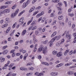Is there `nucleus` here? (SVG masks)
Returning <instances> with one entry per match:
<instances>
[{"mask_svg": "<svg viewBox=\"0 0 76 76\" xmlns=\"http://www.w3.org/2000/svg\"><path fill=\"white\" fill-rule=\"evenodd\" d=\"M56 23V20H55L54 21L53 23H52V25H55Z\"/></svg>", "mask_w": 76, "mask_h": 76, "instance_id": "nucleus-55", "label": "nucleus"}, {"mask_svg": "<svg viewBox=\"0 0 76 76\" xmlns=\"http://www.w3.org/2000/svg\"><path fill=\"white\" fill-rule=\"evenodd\" d=\"M64 4H65V7H67V2H66V1H64Z\"/></svg>", "mask_w": 76, "mask_h": 76, "instance_id": "nucleus-49", "label": "nucleus"}, {"mask_svg": "<svg viewBox=\"0 0 76 76\" xmlns=\"http://www.w3.org/2000/svg\"><path fill=\"white\" fill-rule=\"evenodd\" d=\"M44 14V12L42 11L41 12V13H39L38 14H37L36 15V18H39L40 16H42Z\"/></svg>", "mask_w": 76, "mask_h": 76, "instance_id": "nucleus-5", "label": "nucleus"}, {"mask_svg": "<svg viewBox=\"0 0 76 76\" xmlns=\"http://www.w3.org/2000/svg\"><path fill=\"white\" fill-rule=\"evenodd\" d=\"M37 27L36 26H35L34 27H33V28H32V30H34V29H37Z\"/></svg>", "mask_w": 76, "mask_h": 76, "instance_id": "nucleus-44", "label": "nucleus"}, {"mask_svg": "<svg viewBox=\"0 0 76 76\" xmlns=\"http://www.w3.org/2000/svg\"><path fill=\"white\" fill-rule=\"evenodd\" d=\"M56 34H57V32H54L51 35V37L52 38L53 37H54V36L56 35Z\"/></svg>", "mask_w": 76, "mask_h": 76, "instance_id": "nucleus-25", "label": "nucleus"}, {"mask_svg": "<svg viewBox=\"0 0 76 76\" xmlns=\"http://www.w3.org/2000/svg\"><path fill=\"white\" fill-rule=\"evenodd\" d=\"M16 7H17V5L16 4L15 5L12 7V9L14 10L16 8Z\"/></svg>", "mask_w": 76, "mask_h": 76, "instance_id": "nucleus-34", "label": "nucleus"}, {"mask_svg": "<svg viewBox=\"0 0 76 76\" xmlns=\"http://www.w3.org/2000/svg\"><path fill=\"white\" fill-rule=\"evenodd\" d=\"M73 73V72L69 71L68 72V74L69 75H72V74Z\"/></svg>", "mask_w": 76, "mask_h": 76, "instance_id": "nucleus-26", "label": "nucleus"}, {"mask_svg": "<svg viewBox=\"0 0 76 76\" xmlns=\"http://www.w3.org/2000/svg\"><path fill=\"white\" fill-rule=\"evenodd\" d=\"M38 45L37 44H36L35 45V48H34V52H35L37 50V46Z\"/></svg>", "mask_w": 76, "mask_h": 76, "instance_id": "nucleus-35", "label": "nucleus"}, {"mask_svg": "<svg viewBox=\"0 0 76 76\" xmlns=\"http://www.w3.org/2000/svg\"><path fill=\"white\" fill-rule=\"evenodd\" d=\"M27 3L24 2L23 4L22 7H23V8H25V7H26V6H27Z\"/></svg>", "mask_w": 76, "mask_h": 76, "instance_id": "nucleus-13", "label": "nucleus"}, {"mask_svg": "<svg viewBox=\"0 0 76 76\" xmlns=\"http://www.w3.org/2000/svg\"><path fill=\"white\" fill-rule=\"evenodd\" d=\"M8 53V50H6L4 51L3 53L4 54H6Z\"/></svg>", "mask_w": 76, "mask_h": 76, "instance_id": "nucleus-24", "label": "nucleus"}, {"mask_svg": "<svg viewBox=\"0 0 76 76\" xmlns=\"http://www.w3.org/2000/svg\"><path fill=\"white\" fill-rule=\"evenodd\" d=\"M26 32V30H24L22 32V35H24Z\"/></svg>", "mask_w": 76, "mask_h": 76, "instance_id": "nucleus-27", "label": "nucleus"}, {"mask_svg": "<svg viewBox=\"0 0 76 76\" xmlns=\"http://www.w3.org/2000/svg\"><path fill=\"white\" fill-rule=\"evenodd\" d=\"M7 64H6L5 65V66L2 67V69H7Z\"/></svg>", "mask_w": 76, "mask_h": 76, "instance_id": "nucleus-23", "label": "nucleus"}, {"mask_svg": "<svg viewBox=\"0 0 76 76\" xmlns=\"http://www.w3.org/2000/svg\"><path fill=\"white\" fill-rule=\"evenodd\" d=\"M31 73H28L26 75L28 76H31Z\"/></svg>", "mask_w": 76, "mask_h": 76, "instance_id": "nucleus-59", "label": "nucleus"}, {"mask_svg": "<svg viewBox=\"0 0 76 76\" xmlns=\"http://www.w3.org/2000/svg\"><path fill=\"white\" fill-rule=\"evenodd\" d=\"M75 25L74 24H73L72 25V28L73 29V28H75Z\"/></svg>", "mask_w": 76, "mask_h": 76, "instance_id": "nucleus-60", "label": "nucleus"}, {"mask_svg": "<svg viewBox=\"0 0 76 76\" xmlns=\"http://www.w3.org/2000/svg\"><path fill=\"white\" fill-rule=\"evenodd\" d=\"M60 56H61V52L58 53L57 54V57H60Z\"/></svg>", "mask_w": 76, "mask_h": 76, "instance_id": "nucleus-20", "label": "nucleus"}, {"mask_svg": "<svg viewBox=\"0 0 76 76\" xmlns=\"http://www.w3.org/2000/svg\"><path fill=\"white\" fill-rule=\"evenodd\" d=\"M5 8H6L5 6H2L1 7L0 9H4Z\"/></svg>", "mask_w": 76, "mask_h": 76, "instance_id": "nucleus-28", "label": "nucleus"}, {"mask_svg": "<svg viewBox=\"0 0 76 76\" xmlns=\"http://www.w3.org/2000/svg\"><path fill=\"white\" fill-rule=\"evenodd\" d=\"M35 23V22L34 21H33V22L31 23V25H34Z\"/></svg>", "mask_w": 76, "mask_h": 76, "instance_id": "nucleus-61", "label": "nucleus"}, {"mask_svg": "<svg viewBox=\"0 0 76 76\" xmlns=\"http://www.w3.org/2000/svg\"><path fill=\"white\" fill-rule=\"evenodd\" d=\"M33 39L34 41V44H35L36 43V42H38V40L35 39V36L34 35L33 36Z\"/></svg>", "mask_w": 76, "mask_h": 76, "instance_id": "nucleus-8", "label": "nucleus"}, {"mask_svg": "<svg viewBox=\"0 0 76 76\" xmlns=\"http://www.w3.org/2000/svg\"><path fill=\"white\" fill-rule=\"evenodd\" d=\"M24 20V17H23L21 18L19 20V23H21L22 22L23 20Z\"/></svg>", "mask_w": 76, "mask_h": 76, "instance_id": "nucleus-18", "label": "nucleus"}, {"mask_svg": "<svg viewBox=\"0 0 76 76\" xmlns=\"http://www.w3.org/2000/svg\"><path fill=\"white\" fill-rule=\"evenodd\" d=\"M68 25L69 26H72V23H71V21H69L68 22Z\"/></svg>", "mask_w": 76, "mask_h": 76, "instance_id": "nucleus-47", "label": "nucleus"}, {"mask_svg": "<svg viewBox=\"0 0 76 76\" xmlns=\"http://www.w3.org/2000/svg\"><path fill=\"white\" fill-rule=\"evenodd\" d=\"M41 9L40 6L36 8V9H37V10H39V9Z\"/></svg>", "mask_w": 76, "mask_h": 76, "instance_id": "nucleus-63", "label": "nucleus"}, {"mask_svg": "<svg viewBox=\"0 0 76 76\" xmlns=\"http://www.w3.org/2000/svg\"><path fill=\"white\" fill-rule=\"evenodd\" d=\"M69 50H66V51L65 52H64V56H66L67 54V53H69Z\"/></svg>", "mask_w": 76, "mask_h": 76, "instance_id": "nucleus-19", "label": "nucleus"}, {"mask_svg": "<svg viewBox=\"0 0 76 76\" xmlns=\"http://www.w3.org/2000/svg\"><path fill=\"white\" fill-rule=\"evenodd\" d=\"M20 70H24V71H27L28 69L21 67L20 68Z\"/></svg>", "mask_w": 76, "mask_h": 76, "instance_id": "nucleus-17", "label": "nucleus"}, {"mask_svg": "<svg viewBox=\"0 0 76 76\" xmlns=\"http://www.w3.org/2000/svg\"><path fill=\"white\" fill-rule=\"evenodd\" d=\"M14 66V65L13 64H11L9 66L10 67H12L13 66Z\"/></svg>", "mask_w": 76, "mask_h": 76, "instance_id": "nucleus-50", "label": "nucleus"}, {"mask_svg": "<svg viewBox=\"0 0 76 76\" xmlns=\"http://www.w3.org/2000/svg\"><path fill=\"white\" fill-rule=\"evenodd\" d=\"M4 12H3V11H0V16L1 15H2V14H3Z\"/></svg>", "mask_w": 76, "mask_h": 76, "instance_id": "nucleus-52", "label": "nucleus"}, {"mask_svg": "<svg viewBox=\"0 0 76 76\" xmlns=\"http://www.w3.org/2000/svg\"><path fill=\"white\" fill-rule=\"evenodd\" d=\"M76 66H73L70 67V69H72V68H75L76 67Z\"/></svg>", "mask_w": 76, "mask_h": 76, "instance_id": "nucleus-56", "label": "nucleus"}, {"mask_svg": "<svg viewBox=\"0 0 76 76\" xmlns=\"http://www.w3.org/2000/svg\"><path fill=\"white\" fill-rule=\"evenodd\" d=\"M64 42V39H62L61 42V44H62V43Z\"/></svg>", "mask_w": 76, "mask_h": 76, "instance_id": "nucleus-58", "label": "nucleus"}, {"mask_svg": "<svg viewBox=\"0 0 76 76\" xmlns=\"http://www.w3.org/2000/svg\"><path fill=\"white\" fill-rule=\"evenodd\" d=\"M58 5L59 6H62V4H61V2H59L58 3Z\"/></svg>", "mask_w": 76, "mask_h": 76, "instance_id": "nucleus-62", "label": "nucleus"}, {"mask_svg": "<svg viewBox=\"0 0 76 76\" xmlns=\"http://www.w3.org/2000/svg\"><path fill=\"white\" fill-rule=\"evenodd\" d=\"M11 76H15L16 75V74L15 73L12 74L11 75Z\"/></svg>", "mask_w": 76, "mask_h": 76, "instance_id": "nucleus-64", "label": "nucleus"}, {"mask_svg": "<svg viewBox=\"0 0 76 76\" xmlns=\"http://www.w3.org/2000/svg\"><path fill=\"white\" fill-rule=\"evenodd\" d=\"M15 30H13L12 32L10 34V36H12V35H13V34H14V33H15Z\"/></svg>", "mask_w": 76, "mask_h": 76, "instance_id": "nucleus-39", "label": "nucleus"}, {"mask_svg": "<svg viewBox=\"0 0 76 76\" xmlns=\"http://www.w3.org/2000/svg\"><path fill=\"white\" fill-rule=\"evenodd\" d=\"M6 21H7V22H9V18H7L6 19Z\"/></svg>", "mask_w": 76, "mask_h": 76, "instance_id": "nucleus-57", "label": "nucleus"}, {"mask_svg": "<svg viewBox=\"0 0 76 76\" xmlns=\"http://www.w3.org/2000/svg\"><path fill=\"white\" fill-rule=\"evenodd\" d=\"M71 11H72V9L71 8H69L68 11V13H70V12H71Z\"/></svg>", "mask_w": 76, "mask_h": 76, "instance_id": "nucleus-54", "label": "nucleus"}, {"mask_svg": "<svg viewBox=\"0 0 76 76\" xmlns=\"http://www.w3.org/2000/svg\"><path fill=\"white\" fill-rule=\"evenodd\" d=\"M43 73H39V74H38L37 76H43Z\"/></svg>", "mask_w": 76, "mask_h": 76, "instance_id": "nucleus-46", "label": "nucleus"}, {"mask_svg": "<svg viewBox=\"0 0 76 76\" xmlns=\"http://www.w3.org/2000/svg\"><path fill=\"white\" fill-rule=\"evenodd\" d=\"M63 19V16H60L58 17V19L59 20H62Z\"/></svg>", "mask_w": 76, "mask_h": 76, "instance_id": "nucleus-40", "label": "nucleus"}, {"mask_svg": "<svg viewBox=\"0 0 76 76\" xmlns=\"http://www.w3.org/2000/svg\"><path fill=\"white\" fill-rule=\"evenodd\" d=\"M11 74H12V72H10L7 75H6V76H9Z\"/></svg>", "mask_w": 76, "mask_h": 76, "instance_id": "nucleus-53", "label": "nucleus"}, {"mask_svg": "<svg viewBox=\"0 0 76 76\" xmlns=\"http://www.w3.org/2000/svg\"><path fill=\"white\" fill-rule=\"evenodd\" d=\"M57 8H58V11H59L58 13V14L61 15V13H62V12L61 11V10H62V8H60L59 7H57Z\"/></svg>", "mask_w": 76, "mask_h": 76, "instance_id": "nucleus-6", "label": "nucleus"}, {"mask_svg": "<svg viewBox=\"0 0 76 76\" xmlns=\"http://www.w3.org/2000/svg\"><path fill=\"white\" fill-rule=\"evenodd\" d=\"M58 75V73L57 72H53L50 73V75L53 76H57Z\"/></svg>", "mask_w": 76, "mask_h": 76, "instance_id": "nucleus-9", "label": "nucleus"}, {"mask_svg": "<svg viewBox=\"0 0 76 76\" xmlns=\"http://www.w3.org/2000/svg\"><path fill=\"white\" fill-rule=\"evenodd\" d=\"M19 11V9H17L15 11L14 13H12L11 15V18H14V17H15V16H16V15H17Z\"/></svg>", "mask_w": 76, "mask_h": 76, "instance_id": "nucleus-3", "label": "nucleus"}, {"mask_svg": "<svg viewBox=\"0 0 76 76\" xmlns=\"http://www.w3.org/2000/svg\"><path fill=\"white\" fill-rule=\"evenodd\" d=\"M7 25H8L7 24H5L2 26V28H5V27L7 26Z\"/></svg>", "mask_w": 76, "mask_h": 76, "instance_id": "nucleus-33", "label": "nucleus"}, {"mask_svg": "<svg viewBox=\"0 0 76 76\" xmlns=\"http://www.w3.org/2000/svg\"><path fill=\"white\" fill-rule=\"evenodd\" d=\"M11 3L12 2L11 1H8L5 2V4H11Z\"/></svg>", "mask_w": 76, "mask_h": 76, "instance_id": "nucleus-31", "label": "nucleus"}, {"mask_svg": "<svg viewBox=\"0 0 76 76\" xmlns=\"http://www.w3.org/2000/svg\"><path fill=\"white\" fill-rule=\"evenodd\" d=\"M17 25V23L15 22L12 26V28H15V27L16 25Z\"/></svg>", "mask_w": 76, "mask_h": 76, "instance_id": "nucleus-41", "label": "nucleus"}, {"mask_svg": "<svg viewBox=\"0 0 76 76\" xmlns=\"http://www.w3.org/2000/svg\"><path fill=\"white\" fill-rule=\"evenodd\" d=\"M61 38V35H59V36H56L55 37H54L49 42V43L50 44V47H52V45H53V42H54V41H55V40H56H56H58L60 38Z\"/></svg>", "mask_w": 76, "mask_h": 76, "instance_id": "nucleus-2", "label": "nucleus"}, {"mask_svg": "<svg viewBox=\"0 0 76 76\" xmlns=\"http://www.w3.org/2000/svg\"><path fill=\"white\" fill-rule=\"evenodd\" d=\"M28 69L30 70H34V68L32 67H29L28 68Z\"/></svg>", "mask_w": 76, "mask_h": 76, "instance_id": "nucleus-37", "label": "nucleus"}, {"mask_svg": "<svg viewBox=\"0 0 76 76\" xmlns=\"http://www.w3.org/2000/svg\"><path fill=\"white\" fill-rule=\"evenodd\" d=\"M35 9V7H32L29 11V12H32V11H34Z\"/></svg>", "mask_w": 76, "mask_h": 76, "instance_id": "nucleus-15", "label": "nucleus"}, {"mask_svg": "<svg viewBox=\"0 0 76 76\" xmlns=\"http://www.w3.org/2000/svg\"><path fill=\"white\" fill-rule=\"evenodd\" d=\"M33 19H34V17H32V18H31V20H30V21H28V22L27 25H29V24L31 23V22H32Z\"/></svg>", "mask_w": 76, "mask_h": 76, "instance_id": "nucleus-11", "label": "nucleus"}, {"mask_svg": "<svg viewBox=\"0 0 76 76\" xmlns=\"http://www.w3.org/2000/svg\"><path fill=\"white\" fill-rule=\"evenodd\" d=\"M74 37H75L74 39H75L74 41L73 42V43H76V33H74L73 34Z\"/></svg>", "mask_w": 76, "mask_h": 76, "instance_id": "nucleus-10", "label": "nucleus"}, {"mask_svg": "<svg viewBox=\"0 0 76 76\" xmlns=\"http://www.w3.org/2000/svg\"><path fill=\"white\" fill-rule=\"evenodd\" d=\"M52 2L54 3H58V2H60V0H52Z\"/></svg>", "mask_w": 76, "mask_h": 76, "instance_id": "nucleus-14", "label": "nucleus"}, {"mask_svg": "<svg viewBox=\"0 0 76 76\" xmlns=\"http://www.w3.org/2000/svg\"><path fill=\"white\" fill-rule=\"evenodd\" d=\"M2 58L1 57H0V59L1 61V62H3V61L5 60V58Z\"/></svg>", "mask_w": 76, "mask_h": 76, "instance_id": "nucleus-30", "label": "nucleus"}, {"mask_svg": "<svg viewBox=\"0 0 76 76\" xmlns=\"http://www.w3.org/2000/svg\"><path fill=\"white\" fill-rule=\"evenodd\" d=\"M61 44V43H60L59 42H58L56 44L57 46H60V45Z\"/></svg>", "mask_w": 76, "mask_h": 76, "instance_id": "nucleus-45", "label": "nucleus"}, {"mask_svg": "<svg viewBox=\"0 0 76 76\" xmlns=\"http://www.w3.org/2000/svg\"><path fill=\"white\" fill-rule=\"evenodd\" d=\"M37 31L39 32H41V31H42V28H41V27H39V28H37Z\"/></svg>", "mask_w": 76, "mask_h": 76, "instance_id": "nucleus-43", "label": "nucleus"}, {"mask_svg": "<svg viewBox=\"0 0 76 76\" xmlns=\"http://www.w3.org/2000/svg\"><path fill=\"white\" fill-rule=\"evenodd\" d=\"M69 31H68L67 32L66 35V38H68L69 37V38H68V40H70V39H71V37H72V36L71 35L69 34Z\"/></svg>", "mask_w": 76, "mask_h": 76, "instance_id": "nucleus-4", "label": "nucleus"}, {"mask_svg": "<svg viewBox=\"0 0 76 76\" xmlns=\"http://www.w3.org/2000/svg\"><path fill=\"white\" fill-rule=\"evenodd\" d=\"M39 12V11H37L36 12H35L33 14V16H35V15H36Z\"/></svg>", "mask_w": 76, "mask_h": 76, "instance_id": "nucleus-36", "label": "nucleus"}, {"mask_svg": "<svg viewBox=\"0 0 76 76\" xmlns=\"http://www.w3.org/2000/svg\"><path fill=\"white\" fill-rule=\"evenodd\" d=\"M42 64L45 65V66H49L50 65L49 64L46 62H42Z\"/></svg>", "mask_w": 76, "mask_h": 76, "instance_id": "nucleus-16", "label": "nucleus"}, {"mask_svg": "<svg viewBox=\"0 0 76 76\" xmlns=\"http://www.w3.org/2000/svg\"><path fill=\"white\" fill-rule=\"evenodd\" d=\"M42 51H43V53L44 54H47V47H44V46H42L41 47L39 48L38 49L39 52H41Z\"/></svg>", "mask_w": 76, "mask_h": 76, "instance_id": "nucleus-1", "label": "nucleus"}, {"mask_svg": "<svg viewBox=\"0 0 76 76\" xmlns=\"http://www.w3.org/2000/svg\"><path fill=\"white\" fill-rule=\"evenodd\" d=\"M10 12V10L8 9H5L3 11L4 13H9Z\"/></svg>", "mask_w": 76, "mask_h": 76, "instance_id": "nucleus-7", "label": "nucleus"}, {"mask_svg": "<svg viewBox=\"0 0 76 76\" xmlns=\"http://www.w3.org/2000/svg\"><path fill=\"white\" fill-rule=\"evenodd\" d=\"M57 54V51H53L52 52V54L53 55H56Z\"/></svg>", "mask_w": 76, "mask_h": 76, "instance_id": "nucleus-29", "label": "nucleus"}, {"mask_svg": "<svg viewBox=\"0 0 76 76\" xmlns=\"http://www.w3.org/2000/svg\"><path fill=\"white\" fill-rule=\"evenodd\" d=\"M32 64H33V63H29L26 64V66H31Z\"/></svg>", "mask_w": 76, "mask_h": 76, "instance_id": "nucleus-38", "label": "nucleus"}, {"mask_svg": "<svg viewBox=\"0 0 76 76\" xmlns=\"http://www.w3.org/2000/svg\"><path fill=\"white\" fill-rule=\"evenodd\" d=\"M25 12V10L23 11L22 12H21L18 15V16H21V15H22V14H23V13H24V12Z\"/></svg>", "mask_w": 76, "mask_h": 76, "instance_id": "nucleus-21", "label": "nucleus"}, {"mask_svg": "<svg viewBox=\"0 0 76 76\" xmlns=\"http://www.w3.org/2000/svg\"><path fill=\"white\" fill-rule=\"evenodd\" d=\"M63 63H61L60 64H58L56 66V67H60L61 66H63Z\"/></svg>", "mask_w": 76, "mask_h": 76, "instance_id": "nucleus-22", "label": "nucleus"}, {"mask_svg": "<svg viewBox=\"0 0 76 76\" xmlns=\"http://www.w3.org/2000/svg\"><path fill=\"white\" fill-rule=\"evenodd\" d=\"M32 28H33V26H32L29 27L28 28L29 31H30V30H31V29L32 30Z\"/></svg>", "mask_w": 76, "mask_h": 76, "instance_id": "nucleus-51", "label": "nucleus"}, {"mask_svg": "<svg viewBox=\"0 0 76 76\" xmlns=\"http://www.w3.org/2000/svg\"><path fill=\"white\" fill-rule=\"evenodd\" d=\"M11 28L10 27H8V28H7L6 31V33H8L9 31H10V30Z\"/></svg>", "mask_w": 76, "mask_h": 76, "instance_id": "nucleus-32", "label": "nucleus"}, {"mask_svg": "<svg viewBox=\"0 0 76 76\" xmlns=\"http://www.w3.org/2000/svg\"><path fill=\"white\" fill-rule=\"evenodd\" d=\"M48 42V40H46L43 42L44 44H46Z\"/></svg>", "mask_w": 76, "mask_h": 76, "instance_id": "nucleus-48", "label": "nucleus"}, {"mask_svg": "<svg viewBox=\"0 0 76 76\" xmlns=\"http://www.w3.org/2000/svg\"><path fill=\"white\" fill-rule=\"evenodd\" d=\"M68 15L69 16H71V17H73V16L74 15V14L72 13H71V14H68Z\"/></svg>", "mask_w": 76, "mask_h": 76, "instance_id": "nucleus-42", "label": "nucleus"}, {"mask_svg": "<svg viewBox=\"0 0 76 76\" xmlns=\"http://www.w3.org/2000/svg\"><path fill=\"white\" fill-rule=\"evenodd\" d=\"M76 52V50H75L73 52V51L71 50L70 51V52L69 53V55H71V54H72L73 53L74 54H75V53Z\"/></svg>", "mask_w": 76, "mask_h": 76, "instance_id": "nucleus-12", "label": "nucleus"}]
</instances>
